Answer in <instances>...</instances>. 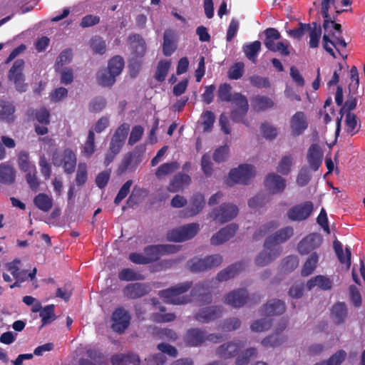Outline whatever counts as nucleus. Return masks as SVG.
Instances as JSON below:
<instances>
[{"mask_svg":"<svg viewBox=\"0 0 365 365\" xmlns=\"http://www.w3.org/2000/svg\"><path fill=\"white\" fill-rule=\"evenodd\" d=\"M232 89L227 83L220 84L217 91V101L231 103L234 107L230 113L231 120L235 123L247 125L244 119L249 110L247 98L240 93H232Z\"/></svg>","mask_w":365,"mask_h":365,"instance_id":"1","label":"nucleus"},{"mask_svg":"<svg viewBox=\"0 0 365 365\" xmlns=\"http://www.w3.org/2000/svg\"><path fill=\"white\" fill-rule=\"evenodd\" d=\"M341 4L343 6H349L352 4L351 0H340ZM321 14L324 18L323 28L325 34L329 36L331 39V34H334V36H341L342 29L339 24L334 22L329 14V10L331 6H333L337 14L345 11L346 10H339V0H320Z\"/></svg>","mask_w":365,"mask_h":365,"instance_id":"2","label":"nucleus"},{"mask_svg":"<svg viewBox=\"0 0 365 365\" xmlns=\"http://www.w3.org/2000/svg\"><path fill=\"white\" fill-rule=\"evenodd\" d=\"M192 286V282H185L160 291L158 295L160 298L164 299L167 303L173 304H185L189 302V298L184 296L180 297V295L187 292Z\"/></svg>","mask_w":365,"mask_h":365,"instance_id":"3","label":"nucleus"},{"mask_svg":"<svg viewBox=\"0 0 365 365\" xmlns=\"http://www.w3.org/2000/svg\"><path fill=\"white\" fill-rule=\"evenodd\" d=\"M222 257L219 254L206 256L204 258L194 257L187 263L189 270L192 273H200L217 267L222 262Z\"/></svg>","mask_w":365,"mask_h":365,"instance_id":"4","label":"nucleus"},{"mask_svg":"<svg viewBox=\"0 0 365 365\" xmlns=\"http://www.w3.org/2000/svg\"><path fill=\"white\" fill-rule=\"evenodd\" d=\"M128 41L131 53L135 58V60L133 58L132 59L130 67L131 69H136L138 71L140 68L141 63L137 59L142 58L145 56L146 52V43L143 38L137 34L129 35Z\"/></svg>","mask_w":365,"mask_h":365,"instance_id":"5","label":"nucleus"},{"mask_svg":"<svg viewBox=\"0 0 365 365\" xmlns=\"http://www.w3.org/2000/svg\"><path fill=\"white\" fill-rule=\"evenodd\" d=\"M76 162L75 153L69 148L65 149L62 153L55 151L52 155L54 166H63L64 172L67 174H71L75 171Z\"/></svg>","mask_w":365,"mask_h":365,"instance_id":"6","label":"nucleus"},{"mask_svg":"<svg viewBox=\"0 0 365 365\" xmlns=\"http://www.w3.org/2000/svg\"><path fill=\"white\" fill-rule=\"evenodd\" d=\"M197 223H190L172 230L168 233V239L172 242H184L193 238L199 232Z\"/></svg>","mask_w":365,"mask_h":365,"instance_id":"7","label":"nucleus"},{"mask_svg":"<svg viewBox=\"0 0 365 365\" xmlns=\"http://www.w3.org/2000/svg\"><path fill=\"white\" fill-rule=\"evenodd\" d=\"M255 175V167L250 164H242L237 168L231 169L229 178L233 183L247 185Z\"/></svg>","mask_w":365,"mask_h":365,"instance_id":"8","label":"nucleus"},{"mask_svg":"<svg viewBox=\"0 0 365 365\" xmlns=\"http://www.w3.org/2000/svg\"><path fill=\"white\" fill-rule=\"evenodd\" d=\"M178 250V247L173 245H154L144 247L143 252L148 264H150L158 261L163 255L175 253Z\"/></svg>","mask_w":365,"mask_h":365,"instance_id":"9","label":"nucleus"},{"mask_svg":"<svg viewBox=\"0 0 365 365\" xmlns=\"http://www.w3.org/2000/svg\"><path fill=\"white\" fill-rule=\"evenodd\" d=\"M237 214L238 208L236 205L231 203H223L212 210L211 217L214 220L225 223L234 219Z\"/></svg>","mask_w":365,"mask_h":365,"instance_id":"10","label":"nucleus"},{"mask_svg":"<svg viewBox=\"0 0 365 365\" xmlns=\"http://www.w3.org/2000/svg\"><path fill=\"white\" fill-rule=\"evenodd\" d=\"M309 123L303 111H297L289 119V130L292 137L302 135L308 128Z\"/></svg>","mask_w":365,"mask_h":365,"instance_id":"11","label":"nucleus"},{"mask_svg":"<svg viewBox=\"0 0 365 365\" xmlns=\"http://www.w3.org/2000/svg\"><path fill=\"white\" fill-rule=\"evenodd\" d=\"M313 210V203L311 201H306L291 207L287 214L292 221H303L311 215Z\"/></svg>","mask_w":365,"mask_h":365,"instance_id":"12","label":"nucleus"},{"mask_svg":"<svg viewBox=\"0 0 365 365\" xmlns=\"http://www.w3.org/2000/svg\"><path fill=\"white\" fill-rule=\"evenodd\" d=\"M130 125L128 123L121 124L115 131L111 138L109 149L113 153H119L127 138Z\"/></svg>","mask_w":365,"mask_h":365,"instance_id":"13","label":"nucleus"},{"mask_svg":"<svg viewBox=\"0 0 365 365\" xmlns=\"http://www.w3.org/2000/svg\"><path fill=\"white\" fill-rule=\"evenodd\" d=\"M331 38L333 40L329 38V35L324 34L322 37L323 48L327 53H329L333 58H335L336 54L333 48L330 46V45H331L336 48L339 55L344 59H346L347 58V54H344L341 53L339 48V46L346 48L347 43H346L344 38L342 36H334V34H331Z\"/></svg>","mask_w":365,"mask_h":365,"instance_id":"14","label":"nucleus"},{"mask_svg":"<svg viewBox=\"0 0 365 365\" xmlns=\"http://www.w3.org/2000/svg\"><path fill=\"white\" fill-rule=\"evenodd\" d=\"M130 316L123 307L115 309L112 314V328L118 333L123 332L129 326Z\"/></svg>","mask_w":365,"mask_h":365,"instance_id":"15","label":"nucleus"},{"mask_svg":"<svg viewBox=\"0 0 365 365\" xmlns=\"http://www.w3.org/2000/svg\"><path fill=\"white\" fill-rule=\"evenodd\" d=\"M293 234L294 229L292 227L288 226L283 227L277 231L274 234L267 237L265 240V245L268 247L272 246L282 250L280 244L288 240Z\"/></svg>","mask_w":365,"mask_h":365,"instance_id":"16","label":"nucleus"},{"mask_svg":"<svg viewBox=\"0 0 365 365\" xmlns=\"http://www.w3.org/2000/svg\"><path fill=\"white\" fill-rule=\"evenodd\" d=\"M222 311V307L220 306L207 307L196 312L194 318L199 322L206 324L220 318Z\"/></svg>","mask_w":365,"mask_h":365,"instance_id":"17","label":"nucleus"},{"mask_svg":"<svg viewBox=\"0 0 365 365\" xmlns=\"http://www.w3.org/2000/svg\"><path fill=\"white\" fill-rule=\"evenodd\" d=\"M359 97V96L356 95L354 91H349L346 101L342 104V106H341L339 110L340 116L336 119V128L335 132L336 136L339 135L341 131V123L344 114L346 115L348 113H351V111L356 108Z\"/></svg>","mask_w":365,"mask_h":365,"instance_id":"18","label":"nucleus"},{"mask_svg":"<svg viewBox=\"0 0 365 365\" xmlns=\"http://www.w3.org/2000/svg\"><path fill=\"white\" fill-rule=\"evenodd\" d=\"M245 343L240 340L230 341L220 345L217 348L216 354L221 358H232L237 355L239 351L245 346Z\"/></svg>","mask_w":365,"mask_h":365,"instance_id":"19","label":"nucleus"},{"mask_svg":"<svg viewBox=\"0 0 365 365\" xmlns=\"http://www.w3.org/2000/svg\"><path fill=\"white\" fill-rule=\"evenodd\" d=\"M264 250L262 251L255 258V264L258 267H264L271 263L276 258H277L281 252L282 249L270 246L268 247L264 243Z\"/></svg>","mask_w":365,"mask_h":365,"instance_id":"20","label":"nucleus"},{"mask_svg":"<svg viewBox=\"0 0 365 365\" xmlns=\"http://www.w3.org/2000/svg\"><path fill=\"white\" fill-rule=\"evenodd\" d=\"M205 204L204 195L199 192L195 193L190 198L188 207L182 211V215L185 217H193L202 210Z\"/></svg>","mask_w":365,"mask_h":365,"instance_id":"21","label":"nucleus"},{"mask_svg":"<svg viewBox=\"0 0 365 365\" xmlns=\"http://www.w3.org/2000/svg\"><path fill=\"white\" fill-rule=\"evenodd\" d=\"M149 285L145 283H130L123 290V294L129 299H135L143 297L150 292Z\"/></svg>","mask_w":365,"mask_h":365,"instance_id":"22","label":"nucleus"},{"mask_svg":"<svg viewBox=\"0 0 365 365\" xmlns=\"http://www.w3.org/2000/svg\"><path fill=\"white\" fill-rule=\"evenodd\" d=\"M322 239L317 234H310L298 244L297 250L301 255H307L321 245Z\"/></svg>","mask_w":365,"mask_h":365,"instance_id":"23","label":"nucleus"},{"mask_svg":"<svg viewBox=\"0 0 365 365\" xmlns=\"http://www.w3.org/2000/svg\"><path fill=\"white\" fill-rule=\"evenodd\" d=\"M248 299V292L245 289H238L228 293L224 299V302L235 308L245 305Z\"/></svg>","mask_w":365,"mask_h":365,"instance_id":"24","label":"nucleus"},{"mask_svg":"<svg viewBox=\"0 0 365 365\" xmlns=\"http://www.w3.org/2000/svg\"><path fill=\"white\" fill-rule=\"evenodd\" d=\"M192 182L191 177L183 173H178L170 180L168 190L170 192H178L187 187Z\"/></svg>","mask_w":365,"mask_h":365,"instance_id":"25","label":"nucleus"},{"mask_svg":"<svg viewBox=\"0 0 365 365\" xmlns=\"http://www.w3.org/2000/svg\"><path fill=\"white\" fill-rule=\"evenodd\" d=\"M238 226L235 223H231L222 228L211 237V245H219L227 242L235 235Z\"/></svg>","mask_w":365,"mask_h":365,"instance_id":"26","label":"nucleus"},{"mask_svg":"<svg viewBox=\"0 0 365 365\" xmlns=\"http://www.w3.org/2000/svg\"><path fill=\"white\" fill-rule=\"evenodd\" d=\"M330 317L335 324L340 325L348 318V308L344 302H337L330 310Z\"/></svg>","mask_w":365,"mask_h":365,"instance_id":"27","label":"nucleus"},{"mask_svg":"<svg viewBox=\"0 0 365 365\" xmlns=\"http://www.w3.org/2000/svg\"><path fill=\"white\" fill-rule=\"evenodd\" d=\"M264 185L272 194H277L282 192L285 189L286 182L280 175L269 173L266 177Z\"/></svg>","mask_w":365,"mask_h":365,"instance_id":"28","label":"nucleus"},{"mask_svg":"<svg viewBox=\"0 0 365 365\" xmlns=\"http://www.w3.org/2000/svg\"><path fill=\"white\" fill-rule=\"evenodd\" d=\"M205 340V331L198 328L188 329L184 337L185 343L190 346H200Z\"/></svg>","mask_w":365,"mask_h":365,"instance_id":"29","label":"nucleus"},{"mask_svg":"<svg viewBox=\"0 0 365 365\" xmlns=\"http://www.w3.org/2000/svg\"><path fill=\"white\" fill-rule=\"evenodd\" d=\"M285 304L280 299H272L267 302L259 310L261 315L274 316L284 312Z\"/></svg>","mask_w":365,"mask_h":365,"instance_id":"30","label":"nucleus"},{"mask_svg":"<svg viewBox=\"0 0 365 365\" xmlns=\"http://www.w3.org/2000/svg\"><path fill=\"white\" fill-rule=\"evenodd\" d=\"M307 161L310 168L317 171L322 165V153L317 144H312L307 151Z\"/></svg>","mask_w":365,"mask_h":365,"instance_id":"31","label":"nucleus"},{"mask_svg":"<svg viewBox=\"0 0 365 365\" xmlns=\"http://www.w3.org/2000/svg\"><path fill=\"white\" fill-rule=\"evenodd\" d=\"M245 267V264L242 262H238L228 266L227 268L221 270L217 274L216 279L219 282L227 281L235 277Z\"/></svg>","mask_w":365,"mask_h":365,"instance_id":"32","label":"nucleus"},{"mask_svg":"<svg viewBox=\"0 0 365 365\" xmlns=\"http://www.w3.org/2000/svg\"><path fill=\"white\" fill-rule=\"evenodd\" d=\"M140 362L138 355L133 353L114 354L111 357L112 365H139Z\"/></svg>","mask_w":365,"mask_h":365,"instance_id":"33","label":"nucleus"},{"mask_svg":"<svg viewBox=\"0 0 365 365\" xmlns=\"http://www.w3.org/2000/svg\"><path fill=\"white\" fill-rule=\"evenodd\" d=\"M15 169L6 163L0 164V182L5 185H11L16 181Z\"/></svg>","mask_w":365,"mask_h":365,"instance_id":"34","label":"nucleus"},{"mask_svg":"<svg viewBox=\"0 0 365 365\" xmlns=\"http://www.w3.org/2000/svg\"><path fill=\"white\" fill-rule=\"evenodd\" d=\"M274 105V101L268 96L257 95L251 98V106L256 112L264 111Z\"/></svg>","mask_w":365,"mask_h":365,"instance_id":"35","label":"nucleus"},{"mask_svg":"<svg viewBox=\"0 0 365 365\" xmlns=\"http://www.w3.org/2000/svg\"><path fill=\"white\" fill-rule=\"evenodd\" d=\"M175 50V33L171 29H166L163 34V53L165 56H170Z\"/></svg>","mask_w":365,"mask_h":365,"instance_id":"36","label":"nucleus"},{"mask_svg":"<svg viewBox=\"0 0 365 365\" xmlns=\"http://www.w3.org/2000/svg\"><path fill=\"white\" fill-rule=\"evenodd\" d=\"M135 156V154L133 153H128L125 154L122 159L121 162L118 165V169L116 170L117 175H122L125 173L127 170L129 168H131L132 170H135L138 165L140 162V159L139 158V156L135 158V165H131L133 158Z\"/></svg>","mask_w":365,"mask_h":365,"instance_id":"37","label":"nucleus"},{"mask_svg":"<svg viewBox=\"0 0 365 365\" xmlns=\"http://www.w3.org/2000/svg\"><path fill=\"white\" fill-rule=\"evenodd\" d=\"M135 156V154L133 153H128L125 154L122 159L121 162L118 165V169L116 170L117 175H122L125 173L127 170L129 168H131L132 170H135L138 165L140 162V159L139 158V156L135 158V165H131L133 158Z\"/></svg>","mask_w":365,"mask_h":365,"instance_id":"38","label":"nucleus"},{"mask_svg":"<svg viewBox=\"0 0 365 365\" xmlns=\"http://www.w3.org/2000/svg\"><path fill=\"white\" fill-rule=\"evenodd\" d=\"M333 247L340 263L346 264V269H349L351 267V253L350 249L349 247L345 248L344 255L342 245L337 240L334 241Z\"/></svg>","mask_w":365,"mask_h":365,"instance_id":"39","label":"nucleus"},{"mask_svg":"<svg viewBox=\"0 0 365 365\" xmlns=\"http://www.w3.org/2000/svg\"><path fill=\"white\" fill-rule=\"evenodd\" d=\"M332 281L324 275H317L311 278L307 283V288L310 290L315 286H318L322 290H330L332 287Z\"/></svg>","mask_w":365,"mask_h":365,"instance_id":"40","label":"nucleus"},{"mask_svg":"<svg viewBox=\"0 0 365 365\" xmlns=\"http://www.w3.org/2000/svg\"><path fill=\"white\" fill-rule=\"evenodd\" d=\"M261 45L259 41H255L250 43L245 44L242 46V51L245 56L254 63L257 62V58L260 51Z\"/></svg>","mask_w":365,"mask_h":365,"instance_id":"41","label":"nucleus"},{"mask_svg":"<svg viewBox=\"0 0 365 365\" xmlns=\"http://www.w3.org/2000/svg\"><path fill=\"white\" fill-rule=\"evenodd\" d=\"M180 168V163L172 161L161 164L155 170V176L158 179H162L166 175H170Z\"/></svg>","mask_w":365,"mask_h":365,"instance_id":"42","label":"nucleus"},{"mask_svg":"<svg viewBox=\"0 0 365 365\" xmlns=\"http://www.w3.org/2000/svg\"><path fill=\"white\" fill-rule=\"evenodd\" d=\"M309 26L310 29H307L309 34V47L312 48H317L322 36L321 25L314 21L309 24Z\"/></svg>","mask_w":365,"mask_h":365,"instance_id":"43","label":"nucleus"},{"mask_svg":"<svg viewBox=\"0 0 365 365\" xmlns=\"http://www.w3.org/2000/svg\"><path fill=\"white\" fill-rule=\"evenodd\" d=\"M25 62L23 59L16 60L8 72V78L10 81L24 78L23 73Z\"/></svg>","mask_w":365,"mask_h":365,"instance_id":"44","label":"nucleus"},{"mask_svg":"<svg viewBox=\"0 0 365 365\" xmlns=\"http://www.w3.org/2000/svg\"><path fill=\"white\" fill-rule=\"evenodd\" d=\"M34 203L43 212H48L53 206V199L45 193H39L34 198Z\"/></svg>","mask_w":365,"mask_h":365,"instance_id":"45","label":"nucleus"},{"mask_svg":"<svg viewBox=\"0 0 365 365\" xmlns=\"http://www.w3.org/2000/svg\"><path fill=\"white\" fill-rule=\"evenodd\" d=\"M264 33L265 36L264 40V46L269 51L274 50V46L276 45L274 41L281 38L280 33L274 28H268L264 30Z\"/></svg>","mask_w":365,"mask_h":365,"instance_id":"46","label":"nucleus"},{"mask_svg":"<svg viewBox=\"0 0 365 365\" xmlns=\"http://www.w3.org/2000/svg\"><path fill=\"white\" fill-rule=\"evenodd\" d=\"M14 106L9 102L0 100V119L11 122L14 120Z\"/></svg>","mask_w":365,"mask_h":365,"instance_id":"47","label":"nucleus"},{"mask_svg":"<svg viewBox=\"0 0 365 365\" xmlns=\"http://www.w3.org/2000/svg\"><path fill=\"white\" fill-rule=\"evenodd\" d=\"M279 224L278 221L272 220L264 225H262L258 230L253 234V239L259 240L262 237L265 236L268 233L274 231L279 227Z\"/></svg>","mask_w":365,"mask_h":365,"instance_id":"48","label":"nucleus"},{"mask_svg":"<svg viewBox=\"0 0 365 365\" xmlns=\"http://www.w3.org/2000/svg\"><path fill=\"white\" fill-rule=\"evenodd\" d=\"M124 59L120 56H113L108 63V70L115 76H118L124 68Z\"/></svg>","mask_w":365,"mask_h":365,"instance_id":"49","label":"nucleus"},{"mask_svg":"<svg viewBox=\"0 0 365 365\" xmlns=\"http://www.w3.org/2000/svg\"><path fill=\"white\" fill-rule=\"evenodd\" d=\"M349 300L355 308H359L362 305V297L359 289L354 284H351L348 289Z\"/></svg>","mask_w":365,"mask_h":365,"instance_id":"50","label":"nucleus"},{"mask_svg":"<svg viewBox=\"0 0 365 365\" xmlns=\"http://www.w3.org/2000/svg\"><path fill=\"white\" fill-rule=\"evenodd\" d=\"M318 255L316 252H312L307 261L304 262L301 274L304 277L310 275L315 269L318 262Z\"/></svg>","mask_w":365,"mask_h":365,"instance_id":"51","label":"nucleus"},{"mask_svg":"<svg viewBox=\"0 0 365 365\" xmlns=\"http://www.w3.org/2000/svg\"><path fill=\"white\" fill-rule=\"evenodd\" d=\"M115 78L116 76L108 70H102L97 75L98 83L103 87H111L115 82Z\"/></svg>","mask_w":365,"mask_h":365,"instance_id":"52","label":"nucleus"},{"mask_svg":"<svg viewBox=\"0 0 365 365\" xmlns=\"http://www.w3.org/2000/svg\"><path fill=\"white\" fill-rule=\"evenodd\" d=\"M18 165L19 169L26 173L29 172L33 168H36L35 165L30 162L29 153L26 151H21L18 155Z\"/></svg>","mask_w":365,"mask_h":365,"instance_id":"53","label":"nucleus"},{"mask_svg":"<svg viewBox=\"0 0 365 365\" xmlns=\"http://www.w3.org/2000/svg\"><path fill=\"white\" fill-rule=\"evenodd\" d=\"M346 131L351 135H354L359 130L360 126H358L357 117L354 113H348L345 118Z\"/></svg>","mask_w":365,"mask_h":365,"instance_id":"54","label":"nucleus"},{"mask_svg":"<svg viewBox=\"0 0 365 365\" xmlns=\"http://www.w3.org/2000/svg\"><path fill=\"white\" fill-rule=\"evenodd\" d=\"M89 44L94 53L103 55L106 51V41L101 36H93L90 40Z\"/></svg>","mask_w":365,"mask_h":365,"instance_id":"55","label":"nucleus"},{"mask_svg":"<svg viewBox=\"0 0 365 365\" xmlns=\"http://www.w3.org/2000/svg\"><path fill=\"white\" fill-rule=\"evenodd\" d=\"M72 50L70 48L62 51L56 58L55 63V70L58 72L60 68L64 65L68 64L72 60Z\"/></svg>","mask_w":365,"mask_h":365,"instance_id":"56","label":"nucleus"},{"mask_svg":"<svg viewBox=\"0 0 365 365\" xmlns=\"http://www.w3.org/2000/svg\"><path fill=\"white\" fill-rule=\"evenodd\" d=\"M55 306L53 304H49L46 306L39 314L41 318L43 325L51 324L53 322L56 317L54 314Z\"/></svg>","mask_w":365,"mask_h":365,"instance_id":"57","label":"nucleus"},{"mask_svg":"<svg viewBox=\"0 0 365 365\" xmlns=\"http://www.w3.org/2000/svg\"><path fill=\"white\" fill-rule=\"evenodd\" d=\"M257 351L254 347H250L239 354L236 359V365H245L249 364L252 358L256 357Z\"/></svg>","mask_w":365,"mask_h":365,"instance_id":"58","label":"nucleus"},{"mask_svg":"<svg viewBox=\"0 0 365 365\" xmlns=\"http://www.w3.org/2000/svg\"><path fill=\"white\" fill-rule=\"evenodd\" d=\"M170 66V63L168 61H160L155 74V80L158 82L164 81L168 75Z\"/></svg>","mask_w":365,"mask_h":365,"instance_id":"59","label":"nucleus"},{"mask_svg":"<svg viewBox=\"0 0 365 365\" xmlns=\"http://www.w3.org/2000/svg\"><path fill=\"white\" fill-rule=\"evenodd\" d=\"M245 63L243 62H237L230 66L227 72V76L232 80H238L244 74Z\"/></svg>","mask_w":365,"mask_h":365,"instance_id":"60","label":"nucleus"},{"mask_svg":"<svg viewBox=\"0 0 365 365\" xmlns=\"http://www.w3.org/2000/svg\"><path fill=\"white\" fill-rule=\"evenodd\" d=\"M155 336L162 340H167L169 341H174L178 339L177 333L171 329L160 328L155 330Z\"/></svg>","mask_w":365,"mask_h":365,"instance_id":"61","label":"nucleus"},{"mask_svg":"<svg viewBox=\"0 0 365 365\" xmlns=\"http://www.w3.org/2000/svg\"><path fill=\"white\" fill-rule=\"evenodd\" d=\"M95 152V134L93 130H89L87 139L83 148V153L86 157H91Z\"/></svg>","mask_w":365,"mask_h":365,"instance_id":"62","label":"nucleus"},{"mask_svg":"<svg viewBox=\"0 0 365 365\" xmlns=\"http://www.w3.org/2000/svg\"><path fill=\"white\" fill-rule=\"evenodd\" d=\"M292 166V158L291 155H284L280 160L277 170L282 175H287Z\"/></svg>","mask_w":365,"mask_h":365,"instance_id":"63","label":"nucleus"},{"mask_svg":"<svg viewBox=\"0 0 365 365\" xmlns=\"http://www.w3.org/2000/svg\"><path fill=\"white\" fill-rule=\"evenodd\" d=\"M272 327V320L269 319H261L255 321L251 324V329L253 331L262 332L269 329Z\"/></svg>","mask_w":365,"mask_h":365,"instance_id":"64","label":"nucleus"}]
</instances>
